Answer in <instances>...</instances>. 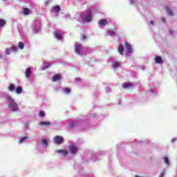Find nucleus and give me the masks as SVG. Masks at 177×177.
<instances>
[{
    "label": "nucleus",
    "instance_id": "nucleus-2",
    "mask_svg": "<svg viewBox=\"0 0 177 177\" xmlns=\"http://www.w3.org/2000/svg\"><path fill=\"white\" fill-rule=\"evenodd\" d=\"M77 151H78V148H77L74 145L68 146V151L63 149L57 150V153H61L62 154V156H66L67 154H68V153H71V154L74 155V154H76Z\"/></svg>",
    "mask_w": 177,
    "mask_h": 177
},
{
    "label": "nucleus",
    "instance_id": "nucleus-14",
    "mask_svg": "<svg viewBox=\"0 0 177 177\" xmlns=\"http://www.w3.org/2000/svg\"><path fill=\"white\" fill-rule=\"evenodd\" d=\"M23 15L27 16L28 14H30V12H28V8H23L22 12Z\"/></svg>",
    "mask_w": 177,
    "mask_h": 177
},
{
    "label": "nucleus",
    "instance_id": "nucleus-29",
    "mask_svg": "<svg viewBox=\"0 0 177 177\" xmlns=\"http://www.w3.org/2000/svg\"><path fill=\"white\" fill-rule=\"evenodd\" d=\"M164 175H165V171H161V174H159V177H163Z\"/></svg>",
    "mask_w": 177,
    "mask_h": 177
},
{
    "label": "nucleus",
    "instance_id": "nucleus-10",
    "mask_svg": "<svg viewBox=\"0 0 177 177\" xmlns=\"http://www.w3.org/2000/svg\"><path fill=\"white\" fill-rule=\"evenodd\" d=\"M13 91H15V93H17V95H19L21 94V92H23V88L17 86V88L13 89Z\"/></svg>",
    "mask_w": 177,
    "mask_h": 177
},
{
    "label": "nucleus",
    "instance_id": "nucleus-28",
    "mask_svg": "<svg viewBox=\"0 0 177 177\" xmlns=\"http://www.w3.org/2000/svg\"><path fill=\"white\" fill-rule=\"evenodd\" d=\"M118 67H120V64L114 62V68H118Z\"/></svg>",
    "mask_w": 177,
    "mask_h": 177
},
{
    "label": "nucleus",
    "instance_id": "nucleus-27",
    "mask_svg": "<svg viewBox=\"0 0 177 177\" xmlns=\"http://www.w3.org/2000/svg\"><path fill=\"white\" fill-rule=\"evenodd\" d=\"M41 144L46 146V140H41Z\"/></svg>",
    "mask_w": 177,
    "mask_h": 177
},
{
    "label": "nucleus",
    "instance_id": "nucleus-31",
    "mask_svg": "<svg viewBox=\"0 0 177 177\" xmlns=\"http://www.w3.org/2000/svg\"><path fill=\"white\" fill-rule=\"evenodd\" d=\"M82 40H86V35H82Z\"/></svg>",
    "mask_w": 177,
    "mask_h": 177
},
{
    "label": "nucleus",
    "instance_id": "nucleus-21",
    "mask_svg": "<svg viewBox=\"0 0 177 177\" xmlns=\"http://www.w3.org/2000/svg\"><path fill=\"white\" fill-rule=\"evenodd\" d=\"M39 118H44V111H39Z\"/></svg>",
    "mask_w": 177,
    "mask_h": 177
},
{
    "label": "nucleus",
    "instance_id": "nucleus-18",
    "mask_svg": "<svg viewBox=\"0 0 177 177\" xmlns=\"http://www.w3.org/2000/svg\"><path fill=\"white\" fill-rule=\"evenodd\" d=\"M84 20L86 21V22H90L91 20V12H88V14L86 15V17L84 18Z\"/></svg>",
    "mask_w": 177,
    "mask_h": 177
},
{
    "label": "nucleus",
    "instance_id": "nucleus-7",
    "mask_svg": "<svg viewBox=\"0 0 177 177\" xmlns=\"http://www.w3.org/2000/svg\"><path fill=\"white\" fill-rule=\"evenodd\" d=\"M98 25L102 26H106V25H108V20L100 19V21H98Z\"/></svg>",
    "mask_w": 177,
    "mask_h": 177
},
{
    "label": "nucleus",
    "instance_id": "nucleus-20",
    "mask_svg": "<svg viewBox=\"0 0 177 177\" xmlns=\"http://www.w3.org/2000/svg\"><path fill=\"white\" fill-rule=\"evenodd\" d=\"M8 89H9V91H13V90L17 89V87L15 88V85H13L12 84H9V88H8Z\"/></svg>",
    "mask_w": 177,
    "mask_h": 177
},
{
    "label": "nucleus",
    "instance_id": "nucleus-11",
    "mask_svg": "<svg viewBox=\"0 0 177 177\" xmlns=\"http://www.w3.org/2000/svg\"><path fill=\"white\" fill-rule=\"evenodd\" d=\"M60 80V75L57 74L55 75H53V82H56Z\"/></svg>",
    "mask_w": 177,
    "mask_h": 177
},
{
    "label": "nucleus",
    "instance_id": "nucleus-17",
    "mask_svg": "<svg viewBox=\"0 0 177 177\" xmlns=\"http://www.w3.org/2000/svg\"><path fill=\"white\" fill-rule=\"evenodd\" d=\"M53 10H55V12L58 13V12H60V7L55 6V7H53Z\"/></svg>",
    "mask_w": 177,
    "mask_h": 177
},
{
    "label": "nucleus",
    "instance_id": "nucleus-4",
    "mask_svg": "<svg viewBox=\"0 0 177 177\" xmlns=\"http://www.w3.org/2000/svg\"><path fill=\"white\" fill-rule=\"evenodd\" d=\"M17 48H19V50H23V48H25V44L23 42H19L17 44V46H11V50H13V52H17Z\"/></svg>",
    "mask_w": 177,
    "mask_h": 177
},
{
    "label": "nucleus",
    "instance_id": "nucleus-37",
    "mask_svg": "<svg viewBox=\"0 0 177 177\" xmlns=\"http://www.w3.org/2000/svg\"><path fill=\"white\" fill-rule=\"evenodd\" d=\"M0 59H1V53H0Z\"/></svg>",
    "mask_w": 177,
    "mask_h": 177
},
{
    "label": "nucleus",
    "instance_id": "nucleus-9",
    "mask_svg": "<svg viewBox=\"0 0 177 177\" xmlns=\"http://www.w3.org/2000/svg\"><path fill=\"white\" fill-rule=\"evenodd\" d=\"M39 125H40L41 127H48L50 126V122H39Z\"/></svg>",
    "mask_w": 177,
    "mask_h": 177
},
{
    "label": "nucleus",
    "instance_id": "nucleus-36",
    "mask_svg": "<svg viewBox=\"0 0 177 177\" xmlns=\"http://www.w3.org/2000/svg\"><path fill=\"white\" fill-rule=\"evenodd\" d=\"M136 177H139L138 176H136Z\"/></svg>",
    "mask_w": 177,
    "mask_h": 177
},
{
    "label": "nucleus",
    "instance_id": "nucleus-22",
    "mask_svg": "<svg viewBox=\"0 0 177 177\" xmlns=\"http://www.w3.org/2000/svg\"><path fill=\"white\" fill-rule=\"evenodd\" d=\"M62 91H64V93H66V94H68V93H70V89H69V88H62Z\"/></svg>",
    "mask_w": 177,
    "mask_h": 177
},
{
    "label": "nucleus",
    "instance_id": "nucleus-33",
    "mask_svg": "<svg viewBox=\"0 0 177 177\" xmlns=\"http://www.w3.org/2000/svg\"><path fill=\"white\" fill-rule=\"evenodd\" d=\"M149 24H151V26H153V21H149Z\"/></svg>",
    "mask_w": 177,
    "mask_h": 177
},
{
    "label": "nucleus",
    "instance_id": "nucleus-1",
    "mask_svg": "<svg viewBox=\"0 0 177 177\" xmlns=\"http://www.w3.org/2000/svg\"><path fill=\"white\" fill-rule=\"evenodd\" d=\"M124 49H126V50H128L126 52V55H127L128 54H131V45H129L127 41L124 42V44H120L119 46H118V53H120V55H124Z\"/></svg>",
    "mask_w": 177,
    "mask_h": 177
},
{
    "label": "nucleus",
    "instance_id": "nucleus-32",
    "mask_svg": "<svg viewBox=\"0 0 177 177\" xmlns=\"http://www.w3.org/2000/svg\"><path fill=\"white\" fill-rule=\"evenodd\" d=\"M161 21H162L163 22H165V18H161Z\"/></svg>",
    "mask_w": 177,
    "mask_h": 177
},
{
    "label": "nucleus",
    "instance_id": "nucleus-13",
    "mask_svg": "<svg viewBox=\"0 0 177 177\" xmlns=\"http://www.w3.org/2000/svg\"><path fill=\"white\" fill-rule=\"evenodd\" d=\"M54 35L55 39L62 40V36L60 35V33L55 32Z\"/></svg>",
    "mask_w": 177,
    "mask_h": 177
},
{
    "label": "nucleus",
    "instance_id": "nucleus-26",
    "mask_svg": "<svg viewBox=\"0 0 177 177\" xmlns=\"http://www.w3.org/2000/svg\"><path fill=\"white\" fill-rule=\"evenodd\" d=\"M27 140V137H23V138H21V139H19V143H23L24 141L26 140Z\"/></svg>",
    "mask_w": 177,
    "mask_h": 177
},
{
    "label": "nucleus",
    "instance_id": "nucleus-23",
    "mask_svg": "<svg viewBox=\"0 0 177 177\" xmlns=\"http://www.w3.org/2000/svg\"><path fill=\"white\" fill-rule=\"evenodd\" d=\"M76 125V122H75L74 121L71 122V124H68V127H74Z\"/></svg>",
    "mask_w": 177,
    "mask_h": 177
},
{
    "label": "nucleus",
    "instance_id": "nucleus-3",
    "mask_svg": "<svg viewBox=\"0 0 177 177\" xmlns=\"http://www.w3.org/2000/svg\"><path fill=\"white\" fill-rule=\"evenodd\" d=\"M7 101L9 102V108L11 109V111H19L18 107H17V103L13 101V99L11 97H7Z\"/></svg>",
    "mask_w": 177,
    "mask_h": 177
},
{
    "label": "nucleus",
    "instance_id": "nucleus-25",
    "mask_svg": "<svg viewBox=\"0 0 177 177\" xmlns=\"http://www.w3.org/2000/svg\"><path fill=\"white\" fill-rule=\"evenodd\" d=\"M5 26V20L0 19V27H3Z\"/></svg>",
    "mask_w": 177,
    "mask_h": 177
},
{
    "label": "nucleus",
    "instance_id": "nucleus-6",
    "mask_svg": "<svg viewBox=\"0 0 177 177\" xmlns=\"http://www.w3.org/2000/svg\"><path fill=\"white\" fill-rule=\"evenodd\" d=\"M82 48V46L78 44H75V53L77 55H80V49Z\"/></svg>",
    "mask_w": 177,
    "mask_h": 177
},
{
    "label": "nucleus",
    "instance_id": "nucleus-35",
    "mask_svg": "<svg viewBox=\"0 0 177 177\" xmlns=\"http://www.w3.org/2000/svg\"><path fill=\"white\" fill-rule=\"evenodd\" d=\"M174 141H175V140H171V142H173Z\"/></svg>",
    "mask_w": 177,
    "mask_h": 177
},
{
    "label": "nucleus",
    "instance_id": "nucleus-30",
    "mask_svg": "<svg viewBox=\"0 0 177 177\" xmlns=\"http://www.w3.org/2000/svg\"><path fill=\"white\" fill-rule=\"evenodd\" d=\"M6 55H9V48H6Z\"/></svg>",
    "mask_w": 177,
    "mask_h": 177
},
{
    "label": "nucleus",
    "instance_id": "nucleus-12",
    "mask_svg": "<svg viewBox=\"0 0 177 177\" xmlns=\"http://www.w3.org/2000/svg\"><path fill=\"white\" fill-rule=\"evenodd\" d=\"M163 63V60L161 57L157 56L156 57V64H162Z\"/></svg>",
    "mask_w": 177,
    "mask_h": 177
},
{
    "label": "nucleus",
    "instance_id": "nucleus-34",
    "mask_svg": "<svg viewBox=\"0 0 177 177\" xmlns=\"http://www.w3.org/2000/svg\"><path fill=\"white\" fill-rule=\"evenodd\" d=\"M170 34H171V35H172V34H173V31H170Z\"/></svg>",
    "mask_w": 177,
    "mask_h": 177
},
{
    "label": "nucleus",
    "instance_id": "nucleus-24",
    "mask_svg": "<svg viewBox=\"0 0 177 177\" xmlns=\"http://www.w3.org/2000/svg\"><path fill=\"white\" fill-rule=\"evenodd\" d=\"M163 162H165V165H169V158H163Z\"/></svg>",
    "mask_w": 177,
    "mask_h": 177
},
{
    "label": "nucleus",
    "instance_id": "nucleus-8",
    "mask_svg": "<svg viewBox=\"0 0 177 177\" xmlns=\"http://www.w3.org/2000/svg\"><path fill=\"white\" fill-rule=\"evenodd\" d=\"M122 87H123L124 89H127V88H131V83L126 82V83L122 84Z\"/></svg>",
    "mask_w": 177,
    "mask_h": 177
},
{
    "label": "nucleus",
    "instance_id": "nucleus-15",
    "mask_svg": "<svg viewBox=\"0 0 177 177\" xmlns=\"http://www.w3.org/2000/svg\"><path fill=\"white\" fill-rule=\"evenodd\" d=\"M30 75V68H27L25 69V77H28Z\"/></svg>",
    "mask_w": 177,
    "mask_h": 177
},
{
    "label": "nucleus",
    "instance_id": "nucleus-16",
    "mask_svg": "<svg viewBox=\"0 0 177 177\" xmlns=\"http://www.w3.org/2000/svg\"><path fill=\"white\" fill-rule=\"evenodd\" d=\"M165 11L167 12L168 15L173 16V11H171L169 7H165Z\"/></svg>",
    "mask_w": 177,
    "mask_h": 177
},
{
    "label": "nucleus",
    "instance_id": "nucleus-5",
    "mask_svg": "<svg viewBox=\"0 0 177 177\" xmlns=\"http://www.w3.org/2000/svg\"><path fill=\"white\" fill-rule=\"evenodd\" d=\"M54 140H55V144L60 145V144H62V142L64 140L62 138V137L57 136H55Z\"/></svg>",
    "mask_w": 177,
    "mask_h": 177
},
{
    "label": "nucleus",
    "instance_id": "nucleus-19",
    "mask_svg": "<svg viewBox=\"0 0 177 177\" xmlns=\"http://www.w3.org/2000/svg\"><path fill=\"white\" fill-rule=\"evenodd\" d=\"M115 35V31L109 30H108V36H114Z\"/></svg>",
    "mask_w": 177,
    "mask_h": 177
}]
</instances>
